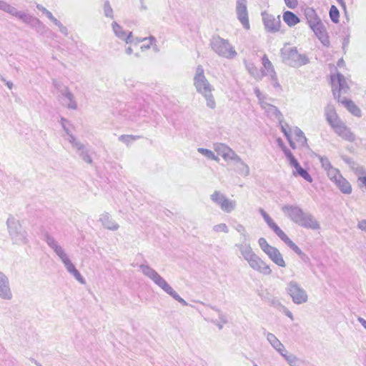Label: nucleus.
I'll use <instances>...</instances> for the list:
<instances>
[{
    "instance_id": "obj_1",
    "label": "nucleus",
    "mask_w": 366,
    "mask_h": 366,
    "mask_svg": "<svg viewBox=\"0 0 366 366\" xmlns=\"http://www.w3.org/2000/svg\"><path fill=\"white\" fill-rule=\"evenodd\" d=\"M282 211L291 221L300 227L313 230L320 228L319 222L312 214L305 212L297 205L286 204L282 207Z\"/></svg>"
},
{
    "instance_id": "obj_2",
    "label": "nucleus",
    "mask_w": 366,
    "mask_h": 366,
    "mask_svg": "<svg viewBox=\"0 0 366 366\" xmlns=\"http://www.w3.org/2000/svg\"><path fill=\"white\" fill-rule=\"evenodd\" d=\"M44 240L61 260L67 272L71 274L78 282L81 284H84V279L82 277L80 272L76 269L75 266L69 259L64 249L54 239V237L51 236L49 233L46 232L44 234Z\"/></svg>"
},
{
    "instance_id": "obj_3",
    "label": "nucleus",
    "mask_w": 366,
    "mask_h": 366,
    "mask_svg": "<svg viewBox=\"0 0 366 366\" xmlns=\"http://www.w3.org/2000/svg\"><path fill=\"white\" fill-rule=\"evenodd\" d=\"M235 247L239 249L242 257L252 269L264 275L272 274L269 266L254 253L249 243L236 244Z\"/></svg>"
},
{
    "instance_id": "obj_4",
    "label": "nucleus",
    "mask_w": 366,
    "mask_h": 366,
    "mask_svg": "<svg viewBox=\"0 0 366 366\" xmlns=\"http://www.w3.org/2000/svg\"><path fill=\"white\" fill-rule=\"evenodd\" d=\"M193 80L197 92L205 98L207 106L214 109L216 107V103L212 93L214 88L206 78L204 70L202 65L197 66Z\"/></svg>"
},
{
    "instance_id": "obj_5",
    "label": "nucleus",
    "mask_w": 366,
    "mask_h": 366,
    "mask_svg": "<svg viewBox=\"0 0 366 366\" xmlns=\"http://www.w3.org/2000/svg\"><path fill=\"white\" fill-rule=\"evenodd\" d=\"M139 268L146 277L152 280L154 284L162 289L167 294L169 295L182 305L187 306L188 305L187 302L173 290V288L157 273L156 270L145 264H140Z\"/></svg>"
},
{
    "instance_id": "obj_6",
    "label": "nucleus",
    "mask_w": 366,
    "mask_h": 366,
    "mask_svg": "<svg viewBox=\"0 0 366 366\" xmlns=\"http://www.w3.org/2000/svg\"><path fill=\"white\" fill-rule=\"evenodd\" d=\"M0 9L15 16L24 23L30 25L32 28L39 31L45 28L43 23L37 18L23 11H18L17 9L7 2L0 0Z\"/></svg>"
},
{
    "instance_id": "obj_7",
    "label": "nucleus",
    "mask_w": 366,
    "mask_h": 366,
    "mask_svg": "<svg viewBox=\"0 0 366 366\" xmlns=\"http://www.w3.org/2000/svg\"><path fill=\"white\" fill-rule=\"evenodd\" d=\"M0 9L15 16L24 23L30 25L32 28L39 31L45 28L43 23L37 18L23 11H18L17 9L7 2L0 0Z\"/></svg>"
},
{
    "instance_id": "obj_8",
    "label": "nucleus",
    "mask_w": 366,
    "mask_h": 366,
    "mask_svg": "<svg viewBox=\"0 0 366 366\" xmlns=\"http://www.w3.org/2000/svg\"><path fill=\"white\" fill-rule=\"evenodd\" d=\"M6 225L9 236L14 244H26L28 243L27 232L22 227L19 220L12 215H9L6 221Z\"/></svg>"
},
{
    "instance_id": "obj_9",
    "label": "nucleus",
    "mask_w": 366,
    "mask_h": 366,
    "mask_svg": "<svg viewBox=\"0 0 366 366\" xmlns=\"http://www.w3.org/2000/svg\"><path fill=\"white\" fill-rule=\"evenodd\" d=\"M281 56L284 63L292 67L305 65L309 62L308 58L305 55L299 54L295 47L282 49Z\"/></svg>"
},
{
    "instance_id": "obj_10",
    "label": "nucleus",
    "mask_w": 366,
    "mask_h": 366,
    "mask_svg": "<svg viewBox=\"0 0 366 366\" xmlns=\"http://www.w3.org/2000/svg\"><path fill=\"white\" fill-rule=\"evenodd\" d=\"M212 49L219 56L233 59L237 52L229 43L228 40L222 39L219 36H213L210 41Z\"/></svg>"
},
{
    "instance_id": "obj_11",
    "label": "nucleus",
    "mask_w": 366,
    "mask_h": 366,
    "mask_svg": "<svg viewBox=\"0 0 366 366\" xmlns=\"http://www.w3.org/2000/svg\"><path fill=\"white\" fill-rule=\"evenodd\" d=\"M286 291L295 304L301 305L307 302V293L297 282L294 280L289 282Z\"/></svg>"
},
{
    "instance_id": "obj_12",
    "label": "nucleus",
    "mask_w": 366,
    "mask_h": 366,
    "mask_svg": "<svg viewBox=\"0 0 366 366\" xmlns=\"http://www.w3.org/2000/svg\"><path fill=\"white\" fill-rule=\"evenodd\" d=\"M331 81L334 98L337 100H340L342 99L341 93H347L349 89L346 79L342 74L337 73L336 76H331Z\"/></svg>"
},
{
    "instance_id": "obj_13",
    "label": "nucleus",
    "mask_w": 366,
    "mask_h": 366,
    "mask_svg": "<svg viewBox=\"0 0 366 366\" xmlns=\"http://www.w3.org/2000/svg\"><path fill=\"white\" fill-rule=\"evenodd\" d=\"M211 199L218 204L222 211L227 213L233 211L236 207L235 201L229 200L219 191H214V193L211 194Z\"/></svg>"
},
{
    "instance_id": "obj_14",
    "label": "nucleus",
    "mask_w": 366,
    "mask_h": 366,
    "mask_svg": "<svg viewBox=\"0 0 366 366\" xmlns=\"http://www.w3.org/2000/svg\"><path fill=\"white\" fill-rule=\"evenodd\" d=\"M247 0H237L236 14L237 19L240 21L243 27L248 30L250 28L248 11L247 6Z\"/></svg>"
},
{
    "instance_id": "obj_15",
    "label": "nucleus",
    "mask_w": 366,
    "mask_h": 366,
    "mask_svg": "<svg viewBox=\"0 0 366 366\" xmlns=\"http://www.w3.org/2000/svg\"><path fill=\"white\" fill-rule=\"evenodd\" d=\"M330 127L334 132L344 140L350 142H352L355 140V134L341 119L337 120V122L330 125Z\"/></svg>"
},
{
    "instance_id": "obj_16",
    "label": "nucleus",
    "mask_w": 366,
    "mask_h": 366,
    "mask_svg": "<svg viewBox=\"0 0 366 366\" xmlns=\"http://www.w3.org/2000/svg\"><path fill=\"white\" fill-rule=\"evenodd\" d=\"M262 16L264 27L267 31L275 33L279 31L281 24L280 16L275 17L266 11H263L262 12Z\"/></svg>"
},
{
    "instance_id": "obj_17",
    "label": "nucleus",
    "mask_w": 366,
    "mask_h": 366,
    "mask_svg": "<svg viewBox=\"0 0 366 366\" xmlns=\"http://www.w3.org/2000/svg\"><path fill=\"white\" fill-rule=\"evenodd\" d=\"M316 23L310 26V27L312 29L317 37L319 40L325 46H328L330 44V41L328 39V36L327 34L326 29L323 24V23L320 21H315Z\"/></svg>"
},
{
    "instance_id": "obj_18",
    "label": "nucleus",
    "mask_w": 366,
    "mask_h": 366,
    "mask_svg": "<svg viewBox=\"0 0 366 366\" xmlns=\"http://www.w3.org/2000/svg\"><path fill=\"white\" fill-rule=\"evenodd\" d=\"M13 295L10 289L9 280L6 275L0 272V298L10 300Z\"/></svg>"
},
{
    "instance_id": "obj_19",
    "label": "nucleus",
    "mask_w": 366,
    "mask_h": 366,
    "mask_svg": "<svg viewBox=\"0 0 366 366\" xmlns=\"http://www.w3.org/2000/svg\"><path fill=\"white\" fill-rule=\"evenodd\" d=\"M112 26L114 33L118 38L124 40L127 44L133 43L132 31L129 32V34L127 35L122 27L115 21L112 23Z\"/></svg>"
},
{
    "instance_id": "obj_20",
    "label": "nucleus",
    "mask_w": 366,
    "mask_h": 366,
    "mask_svg": "<svg viewBox=\"0 0 366 366\" xmlns=\"http://www.w3.org/2000/svg\"><path fill=\"white\" fill-rule=\"evenodd\" d=\"M267 254L269 257V258L279 267H286V264L282 257V255L277 248L272 247V249L269 250L267 252Z\"/></svg>"
},
{
    "instance_id": "obj_21",
    "label": "nucleus",
    "mask_w": 366,
    "mask_h": 366,
    "mask_svg": "<svg viewBox=\"0 0 366 366\" xmlns=\"http://www.w3.org/2000/svg\"><path fill=\"white\" fill-rule=\"evenodd\" d=\"M99 221L106 229L112 231H116L119 227V224L112 219L107 212L101 214Z\"/></svg>"
},
{
    "instance_id": "obj_22",
    "label": "nucleus",
    "mask_w": 366,
    "mask_h": 366,
    "mask_svg": "<svg viewBox=\"0 0 366 366\" xmlns=\"http://www.w3.org/2000/svg\"><path fill=\"white\" fill-rule=\"evenodd\" d=\"M337 101L338 102L342 104L354 116L357 117H360L362 116L360 109L352 101L349 100L345 97H343L340 100Z\"/></svg>"
},
{
    "instance_id": "obj_23",
    "label": "nucleus",
    "mask_w": 366,
    "mask_h": 366,
    "mask_svg": "<svg viewBox=\"0 0 366 366\" xmlns=\"http://www.w3.org/2000/svg\"><path fill=\"white\" fill-rule=\"evenodd\" d=\"M267 340L273 347V348L276 350L281 355H282L285 352V351H287L285 348V346L282 344V342L277 339V337L274 334L267 332Z\"/></svg>"
},
{
    "instance_id": "obj_24",
    "label": "nucleus",
    "mask_w": 366,
    "mask_h": 366,
    "mask_svg": "<svg viewBox=\"0 0 366 366\" xmlns=\"http://www.w3.org/2000/svg\"><path fill=\"white\" fill-rule=\"evenodd\" d=\"M262 65L264 69L263 70L264 76H269V78L275 79V74H277L276 71L274 70V68L272 62L269 61V59H268V57L266 54H264L262 56Z\"/></svg>"
},
{
    "instance_id": "obj_25",
    "label": "nucleus",
    "mask_w": 366,
    "mask_h": 366,
    "mask_svg": "<svg viewBox=\"0 0 366 366\" xmlns=\"http://www.w3.org/2000/svg\"><path fill=\"white\" fill-rule=\"evenodd\" d=\"M292 167H293L295 168V171H293V174L295 176L299 175V176L302 177L304 179L307 181L308 182H312V178L310 176V174L308 173V172L306 169H305L304 168H302L301 167V165L300 164V163L298 162H297L295 164L292 165Z\"/></svg>"
},
{
    "instance_id": "obj_26",
    "label": "nucleus",
    "mask_w": 366,
    "mask_h": 366,
    "mask_svg": "<svg viewBox=\"0 0 366 366\" xmlns=\"http://www.w3.org/2000/svg\"><path fill=\"white\" fill-rule=\"evenodd\" d=\"M325 117L326 120L328 122L330 125H332V124L337 122V120H340V117H338L337 114L335 112V109L333 106L328 105L325 108Z\"/></svg>"
},
{
    "instance_id": "obj_27",
    "label": "nucleus",
    "mask_w": 366,
    "mask_h": 366,
    "mask_svg": "<svg viewBox=\"0 0 366 366\" xmlns=\"http://www.w3.org/2000/svg\"><path fill=\"white\" fill-rule=\"evenodd\" d=\"M290 366H305L303 361L300 360L295 355L285 351L282 355Z\"/></svg>"
},
{
    "instance_id": "obj_28",
    "label": "nucleus",
    "mask_w": 366,
    "mask_h": 366,
    "mask_svg": "<svg viewBox=\"0 0 366 366\" xmlns=\"http://www.w3.org/2000/svg\"><path fill=\"white\" fill-rule=\"evenodd\" d=\"M340 190L346 194H350L352 192V187L350 182L345 179L342 176L337 180L335 183Z\"/></svg>"
},
{
    "instance_id": "obj_29",
    "label": "nucleus",
    "mask_w": 366,
    "mask_h": 366,
    "mask_svg": "<svg viewBox=\"0 0 366 366\" xmlns=\"http://www.w3.org/2000/svg\"><path fill=\"white\" fill-rule=\"evenodd\" d=\"M283 20L289 26H293L300 22L298 16L290 11L284 12Z\"/></svg>"
},
{
    "instance_id": "obj_30",
    "label": "nucleus",
    "mask_w": 366,
    "mask_h": 366,
    "mask_svg": "<svg viewBox=\"0 0 366 366\" xmlns=\"http://www.w3.org/2000/svg\"><path fill=\"white\" fill-rule=\"evenodd\" d=\"M68 94L69 95H67L66 97V98L59 99V101L61 102V104L64 107H66L69 109H73V110L76 109H77V103L75 101L74 94L72 93Z\"/></svg>"
},
{
    "instance_id": "obj_31",
    "label": "nucleus",
    "mask_w": 366,
    "mask_h": 366,
    "mask_svg": "<svg viewBox=\"0 0 366 366\" xmlns=\"http://www.w3.org/2000/svg\"><path fill=\"white\" fill-rule=\"evenodd\" d=\"M305 16L310 26L315 24V21H320V19L317 15L316 11L310 7H307L305 9Z\"/></svg>"
},
{
    "instance_id": "obj_32",
    "label": "nucleus",
    "mask_w": 366,
    "mask_h": 366,
    "mask_svg": "<svg viewBox=\"0 0 366 366\" xmlns=\"http://www.w3.org/2000/svg\"><path fill=\"white\" fill-rule=\"evenodd\" d=\"M246 68L248 72L257 80H260L264 76V71H261L260 72L253 64H247Z\"/></svg>"
},
{
    "instance_id": "obj_33",
    "label": "nucleus",
    "mask_w": 366,
    "mask_h": 366,
    "mask_svg": "<svg viewBox=\"0 0 366 366\" xmlns=\"http://www.w3.org/2000/svg\"><path fill=\"white\" fill-rule=\"evenodd\" d=\"M237 172L242 176L247 177L249 174V168L247 164H245L242 159L240 161H236L235 162Z\"/></svg>"
},
{
    "instance_id": "obj_34",
    "label": "nucleus",
    "mask_w": 366,
    "mask_h": 366,
    "mask_svg": "<svg viewBox=\"0 0 366 366\" xmlns=\"http://www.w3.org/2000/svg\"><path fill=\"white\" fill-rule=\"evenodd\" d=\"M210 307L218 313L219 318L220 320V322H217V320H212V322L215 324L219 330H222L223 324H226L227 322L226 317L222 314L219 309L213 306H210Z\"/></svg>"
},
{
    "instance_id": "obj_35",
    "label": "nucleus",
    "mask_w": 366,
    "mask_h": 366,
    "mask_svg": "<svg viewBox=\"0 0 366 366\" xmlns=\"http://www.w3.org/2000/svg\"><path fill=\"white\" fill-rule=\"evenodd\" d=\"M229 149L230 147L222 143H216L214 144V151L222 158L224 157Z\"/></svg>"
},
{
    "instance_id": "obj_36",
    "label": "nucleus",
    "mask_w": 366,
    "mask_h": 366,
    "mask_svg": "<svg viewBox=\"0 0 366 366\" xmlns=\"http://www.w3.org/2000/svg\"><path fill=\"white\" fill-rule=\"evenodd\" d=\"M351 168L354 171L355 174L358 177L359 182L361 180V177H366V169L362 166H360L358 164L352 162Z\"/></svg>"
},
{
    "instance_id": "obj_37",
    "label": "nucleus",
    "mask_w": 366,
    "mask_h": 366,
    "mask_svg": "<svg viewBox=\"0 0 366 366\" xmlns=\"http://www.w3.org/2000/svg\"><path fill=\"white\" fill-rule=\"evenodd\" d=\"M267 106V112L271 115L274 116L278 119L280 124H281L283 122V116L280 111L275 106L271 104Z\"/></svg>"
},
{
    "instance_id": "obj_38",
    "label": "nucleus",
    "mask_w": 366,
    "mask_h": 366,
    "mask_svg": "<svg viewBox=\"0 0 366 366\" xmlns=\"http://www.w3.org/2000/svg\"><path fill=\"white\" fill-rule=\"evenodd\" d=\"M259 212L260 213L264 220L271 229H273L276 226H277V224L273 221V219L263 209L260 208L259 209Z\"/></svg>"
},
{
    "instance_id": "obj_39",
    "label": "nucleus",
    "mask_w": 366,
    "mask_h": 366,
    "mask_svg": "<svg viewBox=\"0 0 366 366\" xmlns=\"http://www.w3.org/2000/svg\"><path fill=\"white\" fill-rule=\"evenodd\" d=\"M293 132L297 137V141L300 143L301 145L304 146L307 144V138L305 136L304 132L298 127H295Z\"/></svg>"
},
{
    "instance_id": "obj_40",
    "label": "nucleus",
    "mask_w": 366,
    "mask_h": 366,
    "mask_svg": "<svg viewBox=\"0 0 366 366\" xmlns=\"http://www.w3.org/2000/svg\"><path fill=\"white\" fill-rule=\"evenodd\" d=\"M327 173L330 179L335 183L342 177V174L340 173L339 170L334 168L333 167L327 169Z\"/></svg>"
},
{
    "instance_id": "obj_41",
    "label": "nucleus",
    "mask_w": 366,
    "mask_h": 366,
    "mask_svg": "<svg viewBox=\"0 0 366 366\" xmlns=\"http://www.w3.org/2000/svg\"><path fill=\"white\" fill-rule=\"evenodd\" d=\"M197 151L209 159L214 160L217 162L219 161V158L214 154V153L208 149L199 147L197 149Z\"/></svg>"
},
{
    "instance_id": "obj_42",
    "label": "nucleus",
    "mask_w": 366,
    "mask_h": 366,
    "mask_svg": "<svg viewBox=\"0 0 366 366\" xmlns=\"http://www.w3.org/2000/svg\"><path fill=\"white\" fill-rule=\"evenodd\" d=\"M330 16L332 22L337 23L339 21L340 13L335 6H332L330 9Z\"/></svg>"
},
{
    "instance_id": "obj_43",
    "label": "nucleus",
    "mask_w": 366,
    "mask_h": 366,
    "mask_svg": "<svg viewBox=\"0 0 366 366\" xmlns=\"http://www.w3.org/2000/svg\"><path fill=\"white\" fill-rule=\"evenodd\" d=\"M236 230L241 234L242 237V242L241 244L248 243L247 242V233L246 232L245 227L241 224H238L236 227Z\"/></svg>"
},
{
    "instance_id": "obj_44",
    "label": "nucleus",
    "mask_w": 366,
    "mask_h": 366,
    "mask_svg": "<svg viewBox=\"0 0 366 366\" xmlns=\"http://www.w3.org/2000/svg\"><path fill=\"white\" fill-rule=\"evenodd\" d=\"M225 161L232 160L234 162L236 161H240V157L238 156L234 150L231 148L229 149L224 157L223 158Z\"/></svg>"
},
{
    "instance_id": "obj_45",
    "label": "nucleus",
    "mask_w": 366,
    "mask_h": 366,
    "mask_svg": "<svg viewBox=\"0 0 366 366\" xmlns=\"http://www.w3.org/2000/svg\"><path fill=\"white\" fill-rule=\"evenodd\" d=\"M258 243H259V245L260 247V248L262 249V251L267 254V252L272 249V247L273 246H271L270 244H268V242H267L266 239L264 238V237H260L258 240Z\"/></svg>"
},
{
    "instance_id": "obj_46",
    "label": "nucleus",
    "mask_w": 366,
    "mask_h": 366,
    "mask_svg": "<svg viewBox=\"0 0 366 366\" xmlns=\"http://www.w3.org/2000/svg\"><path fill=\"white\" fill-rule=\"evenodd\" d=\"M282 151L291 166L293 165L294 164H295L297 162H298L296 159V158L293 156V154H292L290 150L288 149L286 147H283Z\"/></svg>"
},
{
    "instance_id": "obj_47",
    "label": "nucleus",
    "mask_w": 366,
    "mask_h": 366,
    "mask_svg": "<svg viewBox=\"0 0 366 366\" xmlns=\"http://www.w3.org/2000/svg\"><path fill=\"white\" fill-rule=\"evenodd\" d=\"M272 230L285 244L290 239L278 226H276Z\"/></svg>"
},
{
    "instance_id": "obj_48",
    "label": "nucleus",
    "mask_w": 366,
    "mask_h": 366,
    "mask_svg": "<svg viewBox=\"0 0 366 366\" xmlns=\"http://www.w3.org/2000/svg\"><path fill=\"white\" fill-rule=\"evenodd\" d=\"M139 138H140L139 136L122 134L119 137V140L128 144L132 141L137 140Z\"/></svg>"
},
{
    "instance_id": "obj_49",
    "label": "nucleus",
    "mask_w": 366,
    "mask_h": 366,
    "mask_svg": "<svg viewBox=\"0 0 366 366\" xmlns=\"http://www.w3.org/2000/svg\"><path fill=\"white\" fill-rule=\"evenodd\" d=\"M212 229L214 232H224V233H228L229 232V229H228V227L227 226L226 224L224 223H221V224H216L214 225L213 227H212Z\"/></svg>"
},
{
    "instance_id": "obj_50",
    "label": "nucleus",
    "mask_w": 366,
    "mask_h": 366,
    "mask_svg": "<svg viewBox=\"0 0 366 366\" xmlns=\"http://www.w3.org/2000/svg\"><path fill=\"white\" fill-rule=\"evenodd\" d=\"M286 244L292 249L296 254H297L299 256L302 257L305 256V254L302 252V251L300 249L299 247H297L291 239L287 241Z\"/></svg>"
},
{
    "instance_id": "obj_51",
    "label": "nucleus",
    "mask_w": 366,
    "mask_h": 366,
    "mask_svg": "<svg viewBox=\"0 0 366 366\" xmlns=\"http://www.w3.org/2000/svg\"><path fill=\"white\" fill-rule=\"evenodd\" d=\"M104 13L107 17L113 19V9L110 6L109 1H106L104 4Z\"/></svg>"
},
{
    "instance_id": "obj_52",
    "label": "nucleus",
    "mask_w": 366,
    "mask_h": 366,
    "mask_svg": "<svg viewBox=\"0 0 366 366\" xmlns=\"http://www.w3.org/2000/svg\"><path fill=\"white\" fill-rule=\"evenodd\" d=\"M318 158L320 159V162L321 163V165H322V168L325 171H327V169H329L331 167H332V166L331 165L330 162V160L328 159L327 157H322V156H318Z\"/></svg>"
},
{
    "instance_id": "obj_53",
    "label": "nucleus",
    "mask_w": 366,
    "mask_h": 366,
    "mask_svg": "<svg viewBox=\"0 0 366 366\" xmlns=\"http://www.w3.org/2000/svg\"><path fill=\"white\" fill-rule=\"evenodd\" d=\"M79 157L86 163L92 164V159L89 156L88 151L84 149L79 153Z\"/></svg>"
},
{
    "instance_id": "obj_54",
    "label": "nucleus",
    "mask_w": 366,
    "mask_h": 366,
    "mask_svg": "<svg viewBox=\"0 0 366 366\" xmlns=\"http://www.w3.org/2000/svg\"><path fill=\"white\" fill-rule=\"evenodd\" d=\"M54 24L59 28V30L61 34H63L65 36L68 35L67 28L65 26H64L59 20H57V21H56Z\"/></svg>"
},
{
    "instance_id": "obj_55",
    "label": "nucleus",
    "mask_w": 366,
    "mask_h": 366,
    "mask_svg": "<svg viewBox=\"0 0 366 366\" xmlns=\"http://www.w3.org/2000/svg\"><path fill=\"white\" fill-rule=\"evenodd\" d=\"M59 92H60V94H61L59 99H62L63 98H66V97L67 95H69L68 94H71V92L69 90L68 86L62 87V89H61V91H59Z\"/></svg>"
},
{
    "instance_id": "obj_56",
    "label": "nucleus",
    "mask_w": 366,
    "mask_h": 366,
    "mask_svg": "<svg viewBox=\"0 0 366 366\" xmlns=\"http://www.w3.org/2000/svg\"><path fill=\"white\" fill-rule=\"evenodd\" d=\"M72 145L77 149L79 153L85 149L84 145L79 141L76 140Z\"/></svg>"
},
{
    "instance_id": "obj_57",
    "label": "nucleus",
    "mask_w": 366,
    "mask_h": 366,
    "mask_svg": "<svg viewBox=\"0 0 366 366\" xmlns=\"http://www.w3.org/2000/svg\"><path fill=\"white\" fill-rule=\"evenodd\" d=\"M285 4L290 9H295L297 6V0H285Z\"/></svg>"
},
{
    "instance_id": "obj_58",
    "label": "nucleus",
    "mask_w": 366,
    "mask_h": 366,
    "mask_svg": "<svg viewBox=\"0 0 366 366\" xmlns=\"http://www.w3.org/2000/svg\"><path fill=\"white\" fill-rule=\"evenodd\" d=\"M280 124H281L282 132L284 133V134H285V136L286 137L287 139H290V132L287 129V127H289L288 124H285V125H283L282 122Z\"/></svg>"
},
{
    "instance_id": "obj_59",
    "label": "nucleus",
    "mask_w": 366,
    "mask_h": 366,
    "mask_svg": "<svg viewBox=\"0 0 366 366\" xmlns=\"http://www.w3.org/2000/svg\"><path fill=\"white\" fill-rule=\"evenodd\" d=\"M52 84H53V86H54V88L56 89L57 90H59V92L61 91V89H62V87L66 86L63 85L61 82L58 81L56 79H53Z\"/></svg>"
},
{
    "instance_id": "obj_60",
    "label": "nucleus",
    "mask_w": 366,
    "mask_h": 366,
    "mask_svg": "<svg viewBox=\"0 0 366 366\" xmlns=\"http://www.w3.org/2000/svg\"><path fill=\"white\" fill-rule=\"evenodd\" d=\"M149 44L142 46H141V50L142 51H144V49H149L150 48V45L156 41V39L154 36H149Z\"/></svg>"
},
{
    "instance_id": "obj_61",
    "label": "nucleus",
    "mask_w": 366,
    "mask_h": 366,
    "mask_svg": "<svg viewBox=\"0 0 366 366\" xmlns=\"http://www.w3.org/2000/svg\"><path fill=\"white\" fill-rule=\"evenodd\" d=\"M44 14H45L46 16V17L51 20L54 24H55L56 21H57V19L55 18L53 14H51V11H49V10H46L45 13H44Z\"/></svg>"
},
{
    "instance_id": "obj_62",
    "label": "nucleus",
    "mask_w": 366,
    "mask_h": 366,
    "mask_svg": "<svg viewBox=\"0 0 366 366\" xmlns=\"http://www.w3.org/2000/svg\"><path fill=\"white\" fill-rule=\"evenodd\" d=\"M68 121L64 118V117H61V124L64 130V132L66 133V134H69V129L66 127V123H67Z\"/></svg>"
},
{
    "instance_id": "obj_63",
    "label": "nucleus",
    "mask_w": 366,
    "mask_h": 366,
    "mask_svg": "<svg viewBox=\"0 0 366 366\" xmlns=\"http://www.w3.org/2000/svg\"><path fill=\"white\" fill-rule=\"evenodd\" d=\"M358 229L366 232V219L360 221L357 224Z\"/></svg>"
},
{
    "instance_id": "obj_64",
    "label": "nucleus",
    "mask_w": 366,
    "mask_h": 366,
    "mask_svg": "<svg viewBox=\"0 0 366 366\" xmlns=\"http://www.w3.org/2000/svg\"><path fill=\"white\" fill-rule=\"evenodd\" d=\"M270 80L272 81V85H273L274 87H276V88H280V84L278 82L277 74H275V79L270 78Z\"/></svg>"
}]
</instances>
